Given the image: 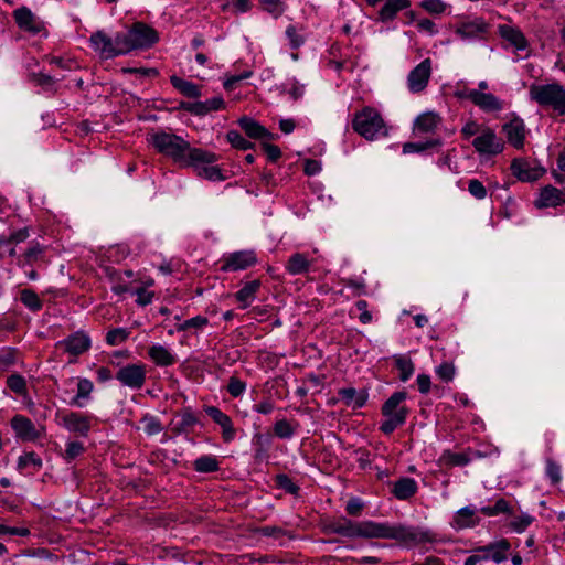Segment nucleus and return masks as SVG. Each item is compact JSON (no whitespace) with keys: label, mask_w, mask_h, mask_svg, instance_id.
<instances>
[{"label":"nucleus","mask_w":565,"mask_h":565,"mask_svg":"<svg viewBox=\"0 0 565 565\" xmlns=\"http://www.w3.org/2000/svg\"><path fill=\"white\" fill-rule=\"evenodd\" d=\"M329 527L331 532L345 537L388 539L405 546H416L435 541L431 532L403 524L373 521L353 522L349 519H341L331 523Z\"/></svg>","instance_id":"1"},{"label":"nucleus","mask_w":565,"mask_h":565,"mask_svg":"<svg viewBox=\"0 0 565 565\" xmlns=\"http://www.w3.org/2000/svg\"><path fill=\"white\" fill-rule=\"evenodd\" d=\"M150 142L159 153L172 158L174 162L184 167L213 163L218 159L215 153L192 148L182 137L166 131L153 132Z\"/></svg>","instance_id":"2"},{"label":"nucleus","mask_w":565,"mask_h":565,"mask_svg":"<svg viewBox=\"0 0 565 565\" xmlns=\"http://www.w3.org/2000/svg\"><path fill=\"white\" fill-rule=\"evenodd\" d=\"M407 398L404 391L393 393L382 405L381 413L386 418L380 425V430L391 435L397 427L403 426L409 409L403 404Z\"/></svg>","instance_id":"3"},{"label":"nucleus","mask_w":565,"mask_h":565,"mask_svg":"<svg viewBox=\"0 0 565 565\" xmlns=\"http://www.w3.org/2000/svg\"><path fill=\"white\" fill-rule=\"evenodd\" d=\"M352 128L366 140H374L388 135L381 114L375 108L369 106L354 115Z\"/></svg>","instance_id":"4"},{"label":"nucleus","mask_w":565,"mask_h":565,"mask_svg":"<svg viewBox=\"0 0 565 565\" xmlns=\"http://www.w3.org/2000/svg\"><path fill=\"white\" fill-rule=\"evenodd\" d=\"M530 97L540 106L551 107L558 115H565V86L557 83L532 85Z\"/></svg>","instance_id":"5"},{"label":"nucleus","mask_w":565,"mask_h":565,"mask_svg":"<svg viewBox=\"0 0 565 565\" xmlns=\"http://www.w3.org/2000/svg\"><path fill=\"white\" fill-rule=\"evenodd\" d=\"M126 53L132 50L147 49L159 41L158 32L142 22H136L127 32H121Z\"/></svg>","instance_id":"6"},{"label":"nucleus","mask_w":565,"mask_h":565,"mask_svg":"<svg viewBox=\"0 0 565 565\" xmlns=\"http://www.w3.org/2000/svg\"><path fill=\"white\" fill-rule=\"evenodd\" d=\"M121 39V32L116 33L114 38H110L104 31L99 30L90 35L89 42L94 50L98 51L102 56L110 58L127 54Z\"/></svg>","instance_id":"7"},{"label":"nucleus","mask_w":565,"mask_h":565,"mask_svg":"<svg viewBox=\"0 0 565 565\" xmlns=\"http://www.w3.org/2000/svg\"><path fill=\"white\" fill-rule=\"evenodd\" d=\"M121 385L132 390H140L147 379V367L142 363H132L121 366L116 375Z\"/></svg>","instance_id":"8"},{"label":"nucleus","mask_w":565,"mask_h":565,"mask_svg":"<svg viewBox=\"0 0 565 565\" xmlns=\"http://www.w3.org/2000/svg\"><path fill=\"white\" fill-rule=\"evenodd\" d=\"M472 146L477 152L490 156L502 152L504 148L502 139L489 127L482 128L481 134L473 139Z\"/></svg>","instance_id":"9"},{"label":"nucleus","mask_w":565,"mask_h":565,"mask_svg":"<svg viewBox=\"0 0 565 565\" xmlns=\"http://www.w3.org/2000/svg\"><path fill=\"white\" fill-rule=\"evenodd\" d=\"M58 424L71 433L87 436L90 430V417L76 412L57 413Z\"/></svg>","instance_id":"10"},{"label":"nucleus","mask_w":565,"mask_h":565,"mask_svg":"<svg viewBox=\"0 0 565 565\" xmlns=\"http://www.w3.org/2000/svg\"><path fill=\"white\" fill-rule=\"evenodd\" d=\"M257 263V257L254 250H238L228 254L222 259V271H238L244 270Z\"/></svg>","instance_id":"11"},{"label":"nucleus","mask_w":565,"mask_h":565,"mask_svg":"<svg viewBox=\"0 0 565 565\" xmlns=\"http://www.w3.org/2000/svg\"><path fill=\"white\" fill-rule=\"evenodd\" d=\"M511 170L513 175H515L522 182L536 181L545 172V169L536 164L535 161H530L522 158H518L512 161Z\"/></svg>","instance_id":"12"},{"label":"nucleus","mask_w":565,"mask_h":565,"mask_svg":"<svg viewBox=\"0 0 565 565\" xmlns=\"http://www.w3.org/2000/svg\"><path fill=\"white\" fill-rule=\"evenodd\" d=\"M431 75V61L425 58L417 66H415L408 74L407 86L412 93L423 92L428 84Z\"/></svg>","instance_id":"13"},{"label":"nucleus","mask_w":565,"mask_h":565,"mask_svg":"<svg viewBox=\"0 0 565 565\" xmlns=\"http://www.w3.org/2000/svg\"><path fill=\"white\" fill-rule=\"evenodd\" d=\"M510 547V542L502 539L500 541L479 546L475 548L473 552L479 553L481 561L492 559L495 563H501L508 558Z\"/></svg>","instance_id":"14"},{"label":"nucleus","mask_w":565,"mask_h":565,"mask_svg":"<svg viewBox=\"0 0 565 565\" xmlns=\"http://www.w3.org/2000/svg\"><path fill=\"white\" fill-rule=\"evenodd\" d=\"M204 412L222 428V437L225 443L235 438L236 431L231 417L216 406H204Z\"/></svg>","instance_id":"15"},{"label":"nucleus","mask_w":565,"mask_h":565,"mask_svg":"<svg viewBox=\"0 0 565 565\" xmlns=\"http://www.w3.org/2000/svg\"><path fill=\"white\" fill-rule=\"evenodd\" d=\"M13 17L18 26L23 31L36 34L44 29V23L26 7L14 10Z\"/></svg>","instance_id":"16"},{"label":"nucleus","mask_w":565,"mask_h":565,"mask_svg":"<svg viewBox=\"0 0 565 565\" xmlns=\"http://www.w3.org/2000/svg\"><path fill=\"white\" fill-rule=\"evenodd\" d=\"M11 427L17 437L24 441H34L41 437V431L36 429L31 419L22 415H15L11 419Z\"/></svg>","instance_id":"17"},{"label":"nucleus","mask_w":565,"mask_h":565,"mask_svg":"<svg viewBox=\"0 0 565 565\" xmlns=\"http://www.w3.org/2000/svg\"><path fill=\"white\" fill-rule=\"evenodd\" d=\"M238 125L249 138L269 140H275L278 138L277 135L270 132L264 126H262L259 122H257L250 117L244 116L239 118Z\"/></svg>","instance_id":"18"},{"label":"nucleus","mask_w":565,"mask_h":565,"mask_svg":"<svg viewBox=\"0 0 565 565\" xmlns=\"http://www.w3.org/2000/svg\"><path fill=\"white\" fill-rule=\"evenodd\" d=\"M565 203L564 191L553 185H546L541 190L540 198L535 201L537 209L556 207Z\"/></svg>","instance_id":"19"},{"label":"nucleus","mask_w":565,"mask_h":565,"mask_svg":"<svg viewBox=\"0 0 565 565\" xmlns=\"http://www.w3.org/2000/svg\"><path fill=\"white\" fill-rule=\"evenodd\" d=\"M503 131L507 135L508 141L515 147L521 149L524 146L525 138V126L522 119L514 118L503 125Z\"/></svg>","instance_id":"20"},{"label":"nucleus","mask_w":565,"mask_h":565,"mask_svg":"<svg viewBox=\"0 0 565 565\" xmlns=\"http://www.w3.org/2000/svg\"><path fill=\"white\" fill-rule=\"evenodd\" d=\"M64 350L73 355H79L90 348L89 337L82 332H75L60 343Z\"/></svg>","instance_id":"21"},{"label":"nucleus","mask_w":565,"mask_h":565,"mask_svg":"<svg viewBox=\"0 0 565 565\" xmlns=\"http://www.w3.org/2000/svg\"><path fill=\"white\" fill-rule=\"evenodd\" d=\"M487 28L488 25L482 19H475L458 23L456 33L463 40L473 39L486 33Z\"/></svg>","instance_id":"22"},{"label":"nucleus","mask_w":565,"mask_h":565,"mask_svg":"<svg viewBox=\"0 0 565 565\" xmlns=\"http://www.w3.org/2000/svg\"><path fill=\"white\" fill-rule=\"evenodd\" d=\"M417 490V482L413 478L403 477L393 483L392 493L398 500H408Z\"/></svg>","instance_id":"23"},{"label":"nucleus","mask_w":565,"mask_h":565,"mask_svg":"<svg viewBox=\"0 0 565 565\" xmlns=\"http://www.w3.org/2000/svg\"><path fill=\"white\" fill-rule=\"evenodd\" d=\"M472 103L483 111H498L502 109V103L493 94L476 90L470 94Z\"/></svg>","instance_id":"24"},{"label":"nucleus","mask_w":565,"mask_h":565,"mask_svg":"<svg viewBox=\"0 0 565 565\" xmlns=\"http://www.w3.org/2000/svg\"><path fill=\"white\" fill-rule=\"evenodd\" d=\"M338 395L347 406H351L354 409L363 407L367 399L365 391L356 392L353 387L340 388Z\"/></svg>","instance_id":"25"},{"label":"nucleus","mask_w":565,"mask_h":565,"mask_svg":"<svg viewBox=\"0 0 565 565\" xmlns=\"http://www.w3.org/2000/svg\"><path fill=\"white\" fill-rule=\"evenodd\" d=\"M499 34L516 50H524L527 45L523 33L514 26L508 24L499 25Z\"/></svg>","instance_id":"26"},{"label":"nucleus","mask_w":565,"mask_h":565,"mask_svg":"<svg viewBox=\"0 0 565 565\" xmlns=\"http://www.w3.org/2000/svg\"><path fill=\"white\" fill-rule=\"evenodd\" d=\"M411 6L409 0H386L379 11V20L382 22L392 21L397 12Z\"/></svg>","instance_id":"27"},{"label":"nucleus","mask_w":565,"mask_h":565,"mask_svg":"<svg viewBox=\"0 0 565 565\" xmlns=\"http://www.w3.org/2000/svg\"><path fill=\"white\" fill-rule=\"evenodd\" d=\"M148 354L158 366H170L177 362L175 355L161 344L150 347Z\"/></svg>","instance_id":"28"},{"label":"nucleus","mask_w":565,"mask_h":565,"mask_svg":"<svg viewBox=\"0 0 565 565\" xmlns=\"http://www.w3.org/2000/svg\"><path fill=\"white\" fill-rule=\"evenodd\" d=\"M179 417V422L173 427L175 434H189L193 430V427L200 423L199 417L190 407L183 408Z\"/></svg>","instance_id":"29"},{"label":"nucleus","mask_w":565,"mask_h":565,"mask_svg":"<svg viewBox=\"0 0 565 565\" xmlns=\"http://www.w3.org/2000/svg\"><path fill=\"white\" fill-rule=\"evenodd\" d=\"M310 266L311 262L306 254L295 253L289 257L286 264V270L290 275H302L309 271Z\"/></svg>","instance_id":"30"},{"label":"nucleus","mask_w":565,"mask_h":565,"mask_svg":"<svg viewBox=\"0 0 565 565\" xmlns=\"http://www.w3.org/2000/svg\"><path fill=\"white\" fill-rule=\"evenodd\" d=\"M170 82L175 89L188 98H199L202 95L199 85L185 81L177 75H172L170 77Z\"/></svg>","instance_id":"31"},{"label":"nucleus","mask_w":565,"mask_h":565,"mask_svg":"<svg viewBox=\"0 0 565 565\" xmlns=\"http://www.w3.org/2000/svg\"><path fill=\"white\" fill-rule=\"evenodd\" d=\"M479 521L480 519L476 515V511L470 507L460 509L454 518V523L458 529L473 527Z\"/></svg>","instance_id":"32"},{"label":"nucleus","mask_w":565,"mask_h":565,"mask_svg":"<svg viewBox=\"0 0 565 565\" xmlns=\"http://www.w3.org/2000/svg\"><path fill=\"white\" fill-rule=\"evenodd\" d=\"M260 288L258 279L246 282L236 294L235 298L242 303V308H246L254 299L256 292Z\"/></svg>","instance_id":"33"},{"label":"nucleus","mask_w":565,"mask_h":565,"mask_svg":"<svg viewBox=\"0 0 565 565\" xmlns=\"http://www.w3.org/2000/svg\"><path fill=\"white\" fill-rule=\"evenodd\" d=\"M480 452L478 450H471L463 452H450L446 451L444 454V459L447 461V463L451 466H466L468 465L473 458L480 457Z\"/></svg>","instance_id":"34"},{"label":"nucleus","mask_w":565,"mask_h":565,"mask_svg":"<svg viewBox=\"0 0 565 565\" xmlns=\"http://www.w3.org/2000/svg\"><path fill=\"white\" fill-rule=\"evenodd\" d=\"M94 390L93 382L88 379H79L77 382V394L72 398L71 405L83 407L84 404L82 399H86L89 397L90 393Z\"/></svg>","instance_id":"35"},{"label":"nucleus","mask_w":565,"mask_h":565,"mask_svg":"<svg viewBox=\"0 0 565 565\" xmlns=\"http://www.w3.org/2000/svg\"><path fill=\"white\" fill-rule=\"evenodd\" d=\"M193 467L198 472H202V473L215 472L220 469V461L214 456L204 455V456L199 457L193 462Z\"/></svg>","instance_id":"36"},{"label":"nucleus","mask_w":565,"mask_h":565,"mask_svg":"<svg viewBox=\"0 0 565 565\" xmlns=\"http://www.w3.org/2000/svg\"><path fill=\"white\" fill-rule=\"evenodd\" d=\"M394 362L396 369L399 371V380L402 382L408 381L415 370L413 361L406 355H395Z\"/></svg>","instance_id":"37"},{"label":"nucleus","mask_w":565,"mask_h":565,"mask_svg":"<svg viewBox=\"0 0 565 565\" xmlns=\"http://www.w3.org/2000/svg\"><path fill=\"white\" fill-rule=\"evenodd\" d=\"M439 122V117L434 113H425L417 117L415 128L422 132L433 131Z\"/></svg>","instance_id":"38"},{"label":"nucleus","mask_w":565,"mask_h":565,"mask_svg":"<svg viewBox=\"0 0 565 565\" xmlns=\"http://www.w3.org/2000/svg\"><path fill=\"white\" fill-rule=\"evenodd\" d=\"M42 459L34 451H30L19 457L17 467L20 471L30 467H32L34 471H39L42 468Z\"/></svg>","instance_id":"39"},{"label":"nucleus","mask_w":565,"mask_h":565,"mask_svg":"<svg viewBox=\"0 0 565 565\" xmlns=\"http://www.w3.org/2000/svg\"><path fill=\"white\" fill-rule=\"evenodd\" d=\"M297 424L294 426L290 422L282 418L275 423L274 434L280 439H289L296 431Z\"/></svg>","instance_id":"40"},{"label":"nucleus","mask_w":565,"mask_h":565,"mask_svg":"<svg viewBox=\"0 0 565 565\" xmlns=\"http://www.w3.org/2000/svg\"><path fill=\"white\" fill-rule=\"evenodd\" d=\"M227 141L236 149L248 150L254 148V143L245 139L238 131L230 130L226 135Z\"/></svg>","instance_id":"41"},{"label":"nucleus","mask_w":565,"mask_h":565,"mask_svg":"<svg viewBox=\"0 0 565 565\" xmlns=\"http://www.w3.org/2000/svg\"><path fill=\"white\" fill-rule=\"evenodd\" d=\"M440 145L441 141L439 139L429 140L426 142H406L403 146V152H422L433 147H439Z\"/></svg>","instance_id":"42"},{"label":"nucleus","mask_w":565,"mask_h":565,"mask_svg":"<svg viewBox=\"0 0 565 565\" xmlns=\"http://www.w3.org/2000/svg\"><path fill=\"white\" fill-rule=\"evenodd\" d=\"M21 301L32 311H39L42 308V301L39 296L31 289H23L21 291Z\"/></svg>","instance_id":"43"},{"label":"nucleus","mask_w":565,"mask_h":565,"mask_svg":"<svg viewBox=\"0 0 565 565\" xmlns=\"http://www.w3.org/2000/svg\"><path fill=\"white\" fill-rule=\"evenodd\" d=\"M129 334L130 331L125 328L111 329L106 334V342L109 345H119L128 339Z\"/></svg>","instance_id":"44"},{"label":"nucleus","mask_w":565,"mask_h":565,"mask_svg":"<svg viewBox=\"0 0 565 565\" xmlns=\"http://www.w3.org/2000/svg\"><path fill=\"white\" fill-rule=\"evenodd\" d=\"M275 481L278 488L284 489L287 493L292 495H298L300 488L292 482V480L287 475H277L275 477Z\"/></svg>","instance_id":"45"},{"label":"nucleus","mask_w":565,"mask_h":565,"mask_svg":"<svg viewBox=\"0 0 565 565\" xmlns=\"http://www.w3.org/2000/svg\"><path fill=\"white\" fill-rule=\"evenodd\" d=\"M44 253V247L39 243L33 242L32 245L25 250L23 254V263L28 265H32L36 260H39Z\"/></svg>","instance_id":"46"},{"label":"nucleus","mask_w":565,"mask_h":565,"mask_svg":"<svg viewBox=\"0 0 565 565\" xmlns=\"http://www.w3.org/2000/svg\"><path fill=\"white\" fill-rule=\"evenodd\" d=\"M7 385L15 394L24 395L26 393V382L20 374L10 375L7 379Z\"/></svg>","instance_id":"47"},{"label":"nucleus","mask_w":565,"mask_h":565,"mask_svg":"<svg viewBox=\"0 0 565 565\" xmlns=\"http://www.w3.org/2000/svg\"><path fill=\"white\" fill-rule=\"evenodd\" d=\"M142 428L148 435H157L162 431L163 427L158 418L146 415L141 419Z\"/></svg>","instance_id":"48"},{"label":"nucleus","mask_w":565,"mask_h":565,"mask_svg":"<svg viewBox=\"0 0 565 565\" xmlns=\"http://www.w3.org/2000/svg\"><path fill=\"white\" fill-rule=\"evenodd\" d=\"M209 324V319L203 316H196L183 321L177 326L178 331H185L188 329H202Z\"/></svg>","instance_id":"49"},{"label":"nucleus","mask_w":565,"mask_h":565,"mask_svg":"<svg viewBox=\"0 0 565 565\" xmlns=\"http://www.w3.org/2000/svg\"><path fill=\"white\" fill-rule=\"evenodd\" d=\"M198 173L200 177L210 181H223L225 179L221 169L215 166L201 167L199 168Z\"/></svg>","instance_id":"50"},{"label":"nucleus","mask_w":565,"mask_h":565,"mask_svg":"<svg viewBox=\"0 0 565 565\" xmlns=\"http://www.w3.org/2000/svg\"><path fill=\"white\" fill-rule=\"evenodd\" d=\"M85 448L81 441H71L66 444L64 459L72 461L84 452Z\"/></svg>","instance_id":"51"},{"label":"nucleus","mask_w":565,"mask_h":565,"mask_svg":"<svg viewBox=\"0 0 565 565\" xmlns=\"http://www.w3.org/2000/svg\"><path fill=\"white\" fill-rule=\"evenodd\" d=\"M18 350L4 347L0 349V366H10L17 362Z\"/></svg>","instance_id":"52"},{"label":"nucleus","mask_w":565,"mask_h":565,"mask_svg":"<svg viewBox=\"0 0 565 565\" xmlns=\"http://www.w3.org/2000/svg\"><path fill=\"white\" fill-rule=\"evenodd\" d=\"M260 4L266 12L271 13L275 18L281 15L285 10L280 0H262Z\"/></svg>","instance_id":"53"},{"label":"nucleus","mask_w":565,"mask_h":565,"mask_svg":"<svg viewBox=\"0 0 565 565\" xmlns=\"http://www.w3.org/2000/svg\"><path fill=\"white\" fill-rule=\"evenodd\" d=\"M436 373L440 377V380L445 382H450L455 376L456 369L452 363L444 362L436 369Z\"/></svg>","instance_id":"54"},{"label":"nucleus","mask_w":565,"mask_h":565,"mask_svg":"<svg viewBox=\"0 0 565 565\" xmlns=\"http://www.w3.org/2000/svg\"><path fill=\"white\" fill-rule=\"evenodd\" d=\"M245 388H246L245 382L241 381L236 376L230 377L228 384H227V392L230 395H232L233 397H238L244 393Z\"/></svg>","instance_id":"55"},{"label":"nucleus","mask_w":565,"mask_h":565,"mask_svg":"<svg viewBox=\"0 0 565 565\" xmlns=\"http://www.w3.org/2000/svg\"><path fill=\"white\" fill-rule=\"evenodd\" d=\"M469 193L478 200H482L487 195L484 185L477 179H471L468 182Z\"/></svg>","instance_id":"56"},{"label":"nucleus","mask_w":565,"mask_h":565,"mask_svg":"<svg viewBox=\"0 0 565 565\" xmlns=\"http://www.w3.org/2000/svg\"><path fill=\"white\" fill-rule=\"evenodd\" d=\"M31 79L46 90L51 89L55 83V79L52 76L44 73H32Z\"/></svg>","instance_id":"57"},{"label":"nucleus","mask_w":565,"mask_h":565,"mask_svg":"<svg viewBox=\"0 0 565 565\" xmlns=\"http://www.w3.org/2000/svg\"><path fill=\"white\" fill-rule=\"evenodd\" d=\"M546 475L554 484L561 481V467L557 462L550 458L546 460Z\"/></svg>","instance_id":"58"},{"label":"nucleus","mask_w":565,"mask_h":565,"mask_svg":"<svg viewBox=\"0 0 565 565\" xmlns=\"http://www.w3.org/2000/svg\"><path fill=\"white\" fill-rule=\"evenodd\" d=\"M422 8L429 13L440 14L446 10V4L441 0H423Z\"/></svg>","instance_id":"59"},{"label":"nucleus","mask_w":565,"mask_h":565,"mask_svg":"<svg viewBox=\"0 0 565 565\" xmlns=\"http://www.w3.org/2000/svg\"><path fill=\"white\" fill-rule=\"evenodd\" d=\"M534 521V518L529 515V514H524L515 520H513L510 525L511 527L518 532V533H522L524 532L527 526L531 525V523Z\"/></svg>","instance_id":"60"},{"label":"nucleus","mask_w":565,"mask_h":565,"mask_svg":"<svg viewBox=\"0 0 565 565\" xmlns=\"http://www.w3.org/2000/svg\"><path fill=\"white\" fill-rule=\"evenodd\" d=\"M121 71L125 74H136L148 77H156L159 75L158 70L152 67H125Z\"/></svg>","instance_id":"61"},{"label":"nucleus","mask_w":565,"mask_h":565,"mask_svg":"<svg viewBox=\"0 0 565 565\" xmlns=\"http://www.w3.org/2000/svg\"><path fill=\"white\" fill-rule=\"evenodd\" d=\"M262 148L271 162H276L281 157V150L276 145L263 142Z\"/></svg>","instance_id":"62"},{"label":"nucleus","mask_w":565,"mask_h":565,"mask_svg":"<svg viewBox=\"0 0 565 565\" xmlns=\"http://www.w3.org/2000/svg\"><path fill=\"white\" fill-rule=\"evenodd\" d=\"M29 237V228H20L12 234H10L8 237L6 236V243L4 244H19L24 242Z\"/></svg>","instance_id":"63"},{"label":"nucleus","mask_w":565,"mask_h":565,"mask_svg":"<svg viewBox=\"0 0 565 565\" xmlns=\"http://www.w3.org/2000/svg\"><path fill=\"white\" fill-rule=\"evenodd\" d=\"M286 35L289 39L292 49H298L303 43V38L298 34L294 25H289L286 30Z\"/></svg>","instance_id":"64"}]
</instances>
